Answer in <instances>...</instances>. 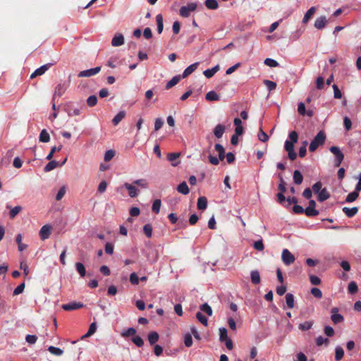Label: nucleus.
<instances>
[{
	"label": "nucleus",
	"mask_w": 361,
	"mask_h": 361,
	"mask_svg": "<svg viewBox=\"0 0 361 361\" xmlns=\"http://www.w3.org/2000/svg\"><path fill=\"white\" fill-rule=\"evenodd\" d=\"M326 138V136L324 131H319L310 142L309 150L312 152H314L318 148V147L322 145L324 143Z\"/></svg>",
	"instance_id": "1"
},
{
	"label": "nucleus",
	"mask_w": 361,
	"mask_h": 361,
	"mask_svg": "<svg viewBox=\"0 0 361 361\" xmlns=\"http://www.w3.org/2000/svg\"><path fill=\"white\" fill-rule=\"evenodd\" d=\"M197 4L196 2H190L186 6H183L179 9V14L183 18H188L192 12L196 11Z\"/></svg>",
	"instance_id": "2"
},
{
	"label": "nucleus",
	"mask_w": 361,
	"mask_h": 361,
	"mask_svg": "<svg viewBox=\"0 0 361 361\" xmlns=\"http://www.w3.org/2000/svg\"><path fill=\"white\" fill-rule=\"evenodd\" d=\"M330 152L335 155L334 166L338 167L344 159V154L338 147L332 146L329 148Z\"/></svg>",
	"instance_id": "3"
},
{
	"label": "nucleus",
	"mask_w": 361,
	"mask_h": 361,
	"mask_svg": "<svg viewBox=\"0 0 361 361\" xmlns=\"http://www.w3.org/2000/svg\"><path fill=\"white\" fill-rule=\"evenodd\" d=\"M288 137L290 140L285 142L284 148L286 152L294 149V143L298 142V135L296 131H292L290 133Z\"/></svg>",
	"instance_id": "4"
},
{
	"label": "nucleus",
	"mask_w": 361,
	"mask_h": 361,
	"mask_svg": "<svg viewBox=\"0 0 361 361\" xmlns=\"http://www.w3.org/2000/svg\"><path fill=\"white\" fill-rule=\"evenodd\" d=\"M281 259L285 265L289 266L295 262V258L288 249H283L281 253Z\"/></svg>",
	"instance_id": "5"
},
{
	"label": "nucleus",
	"mask_w": 361,
	"mask_h": 361,
	"mask_svg": "<svg viewBox=\"0 0 361 361\" xmlns=\"http://www.w3.org/2000/svg\"><path fill=\"white\" fill-rule=\"evenodd\" d=\"M101 71L100 66L82 71L78 73L80 78H87L97 74Z\"/></svg>",
	"instance_id": "6"
},
{
	"label": "nucleus",
	"mask_w": 361,
	"mask_h": 361,
	"mask_svg": "<svg viewBox=\"0 0 361 361\" xmlns=\"http://www.w3.org/2000/svg\"><path fill=\"white\" fill-rule=\"evenodd\" d=\"M51 226L49 224L43 226L39 230V237L42 240L48 239L51 235Z\"/></svg>",
	"instance_id": "7"
},
{
	"label": "nucleus",
	"mask_w": 361,
	"mask_h": 361,
	"mask_svg": "<svg viewBox=\"0 0 361 361\" xmlns=\"http://www.w3.org/2000/svg\"><path fill=\"white\" fill-rule=\"evenodd\" d=\"M331 319L332 322L335 324H339L343 322L344 317L343 315L338 313V309L337 307H334L331 309Z\"/></svg>",
	"instance_id": "8"
},
{
	"label": "nucleus",
	"mask_w": 361,
	"mask_h": 361,
	"mask_svg": "<svg viewBox=\"0 0 361 361\" xmlns=\"http://www.w3.org/2000/svg\"><path fill=\"white\" fill-rule=\"evenodd\" d=\"M84 305L75 301L62 305V308L66 311H72L82 307Z\"/></svg>",
	"instance_id": "9"
},
{
	"label": "nucleus",
	"mask_w": 361,
	"mask_h": 361,
	"mask_svg": "<svg viewBox=\"0 0 361 361\" xmlns=\"http://www.w3.org/2000/svg\"><path fill=\"white\" fill-rule=\"evenodd\" d=\"M123 187L128 190V195L132 197H136L138 195V190L137 188L134 185V184H130L128 183H125L123 184Z\"/></svg>",
	"instance_id": "10"
},
{
	"label": "nucleus",
	"mask_w": 361,
	"mask_h": 361,
	"mask_svg": "<svg viewBox=\"0 0 361 361\" xmlns=\"http://www.w3.org/2000/svg\"><path fill=\"white\" fill-rule=\"evenodd\" d=\"M327 22L326 16H322L316 19L314 26L318 30H322L326 27Z\"/></svg>",
	"instance_id": "11"
},
{
	"label": "nucleus",
	"mask_w": 361,
	"mask_h": 361,
	"mask_svg": "<svg viewBox=\"0 0 361 361\" xmlns=\"http://www.w3.org/2000/svg\"><path fill=\"white\" fill-rule=\"evenodd\" d=\"M51 63H47L40 66L36 69L34 73H32L30 78H33L36 76L43 75L51 67Z\"/></svg>",
	"instance_id": "12"
},
{
	"label": "nucleus",
	"mask_w": 361,
	"mask_h": 361,
	"mask_svg": "<svg viewBox=\"0 0 361 361\" xmlns=\"http://www.w3.org/2000/svg\"><path fill=\"white\" fill-rule=\"evenodd\" d=\"M199 63L196 62L191 65H190L188 67H187L183 74L180 75L182 78H185L188 76H189L190 74H192L198 67Z\"/></svg>",
	"instance_id": "13"
},
{
	"label": "nucleus",
	"mask_w": 361,
	"mask_h": 361,
	"mask_svg": "<svg viewBox=\"0 0 361 361\" xmlns=\"http://www.w3.org/2000/svg\"><path fill=\"white\" fill-rule=\"evenodd\" d=\"M124 44V37L122 34H117L116 35L112 40H111V45L113 47H119Z\"/></svg>",
	"instance_id": "14"
},
{
	"label": "nucleus",
	"mask_w": 361,
	"mask_h": 361,
	"mask_svg": "<svg viewBox=\"0 0 361 361\" xmlns=\"http://www.w3.org/2000/svg\"><path fill=\"white\" fill-rule=\"evenodd\" d=\"M66 90V87L64 84H59L55 88L53 100H54L55 97H61L64 94Z\"/></svg>",
	"instance_id": "15"
},
{
	"label": "nucleus",
	"mask_w": 361,
	"mask_h": 361,
	"mask_svg": "<svg viewBox=\"0 0 361 361\" xmlns=\"http://www.w3.org/2000/svg\"><path fill=\"white\" fill-rule=\"evenodd\" d=\"M342 211L348 217L351 218L357 213L358 208L357 207L352 208L345 207L342 209Z\"/></svg>",
	"instance_id": "16"
},
{
	"label": "nucleus",
	"mask_w": 361,
	"mask_h": 361,
	"mask_svg": "<svg viewBox=\"0 0 361 361\" xmlns=\"http://www.w3.org/2000/svg\"><path fill=\"white\" fill-rule=\"evenodd\" d=\"M225 131V126L222 124H218L214 129V134L216 137L221 138Z\"/></svg>",
	"instance_id": "17"
},
{
	"label": "nucleus",
	"mask_w": 361,
	"mask_h": 361,
	"mask_svg": "<svg viewBox=\"0 0 361 361\" xmlns=\"http://www.w3.org/2000/svg\"><path fill=\"white\" fill-rule=\"evenodd\" d=\"M177 191L183 195H188L190 192L189 188L186 182L183 181L180 183L177 187Z\"/></svg>",
	"instance_id": "18"
},
{
	"label": "nucleus",
	"mask_w": 361,
	"mask_h": 361,
	"mask_svg": "<svg viewBox=\"0 0 361 361\" xmlns=\"http://www.w3.org/2000/svg\"><path fill=\"white\" fill-rule=\"evenodd\" d=\"M219 66L216 65L212 68L205 70L203 72V74L207 78H211L217 71H219Z\"/></svg>",
	"instance_id": "19"
},
{
	"label": "nucleus",
	"mask_w": 361,
	"mask_h": 361,
	"mask_svg": "<svg viewBox=\"0 0 361 361\" xmlns=\"http://www.w3.org/2000/svg\"><path fill=\"white\" fill-rule=\"evenodd\" d=\"M329 192H328L327 189L324 188L318 193V201L322 202L329 199Z\"/></svg>",
	"instance_id": "20"
},
{
	"label": "nucleus",
	"mask_w": 361,
	"mask_h": 361,
	"mask_svg": "<svg viewBox=\"0 0 361 361\" xmlns=\"http://www.w3.org/2000/svg\"><path fill=\"white\" fill-rule=\"evenodd\" d=\"M197 208L200 210H204L207 207V200L205 197H200L197 200Z\"/></svg>",
	"instance_id": "21"
},
{
	"label": "nucleus",
	"mask_w": 361,
	"mask_h": 361,
	"mask_svg": "<svg viewBox=\"0 0 361 361\" xmlns=\"http://www.w3.org/2000/svg\"><path fill=\"white\" fill-rule=\"evenodd\" d=\"M251 281L253 284H259L260 283V275L257 270H253L250 273Z\"/></svg>",
	"instance_id": "22"
},
{
	"label": "nucleus",
	"mask_w": 361,
	"mask_h": 361,
	"mask_svg": "<svg viewBox=\"0 0 361 361\" xmlns=\"http://www.w3.org/2000/svg\"><path fill=\"white\" fill-rule=\"evenodd\" d=\"M316 8L314 6L309 8L303 17L302 23L305 24L307 23L312 18V16L314 14Z\"/></svg>",
	"instance_id": "23"
},
{
	"label": "nucleus",
	"mask_w": 361,
	"mask_h": 361,
	"mask_svg": "<svg viewBox=\"0 0 361 361\" xmlns=\"http://www.w3.org/2000/svg\"><path fill=\"white\" fill-rule=\"evenodd\" d=\"M159 336L157 332L152 331L148 334L147 339L150 345L155 344L159 340Z\"/></svg>",
	"instance_id": "24"
},
{
	"label": "nucleus",
	"mask_w": 361,
	"mask_h": 361,
	"mask_svg": "<svg viewBox=\"0 0 361 361\" xmlns=\"http://www.w3.org/2000/svg\"><path fill=\"white\" fill-rule=\"evenodd\" d=\"M39 140L41 142H48L50 140V135L46 129H43L39 134Z\"/></svg>",
	"instance_id": "25"
},
{
	"label": "nucleus",
	"mask_w": 361,
	"mask_h": 361,
	"mask_svg": "<svg viewBox=\"0 0 361 361\" xmlns=\"http://www.w3.org/2000/svg\"><path fill=\"white\" fill-rule=\"evenodd\" d=\"M156 22L157 25V32L159 34H161L164 29L163 16L161 14L157 15Z\"/></svg>",
	"instance_id": "26"
},
{
	"label": "nucleus",
	"mask_w": 361,
	"mask_h": 361,
	"mask_svg": "<svg viewBox=\"0 0 361 361\" xmlns=\"http://www.w3.org/2000/svg\"><path fill=\"white\" fill-rule=\"evenodd\" d=\"M126 116L124 111H119L113 118L112 123L114 126H117Z\"/></svg>",
	"instance_id": "27"
},
{
	"label": "nucleus",
	"mask_w": 361,
	"mask_h": 361,
	"mask_svg": "<svg viewBox=\"0 0 361 361\" xmlns=\"http://www.w3.org/2000/svg\"><path fill=\"white\" fill-rule=\"evenodd\" d=\"M181 76L180 75H176L174 77L172 78V79H171L166 85V90H169L170 88H171L172 87H173L174 85H176L179 81L181 79Z\"/></svg>",
	"instance_id": "28"
},
{
	"label": "nucleus",
	"mask_w": 361,
	"mask_h": 361,
	"mask_svg": "<svg viewBox=\"0 0 361 361\" xmlns=\"http://www.w3.org/2000/svg\"><path fill=\"white\" fill-rule=\"evenodd\" d=\"M135 334H136L135 329H134L133 327H130V328L123 330L121 333V336L123 338H128L129 336H134Z\"/></svg>",
	"instance_id": "29"
},
{
	"label": "nucleus",
	"mask_w": 361,
	"mask_h": 361,
	"mask_svg": "<svg viewBox=\"0 0 361 361\" xmlns=\"http://www.w3.org/2000/svg\"><path fill=\"white\" fill-rule=\"evenodd\" d=\"M205 6L208 9L216 10L219 7V4L216 0H205Z\"/></svg>",
	"instance_id": "30"
},
{
	"label": "nucleus",
	"mask_w": 361,
	"mask_h": 361,
	"mask_svg": "<svg viewBox=\"0 0 361 361\" xmlns=\"http://www.w3.org/2000/svg\"><path fill=\"white\" fill-rule=\"evenodd\" d=\"M75 269L81 277H84L86 275V269L82 263L76 262Z\"/></svg>",
	"instance_id": "31"
},
{
	"label": "nucleus",
	"mask_w": 361,
	"mask_h": 361,
	"mask_svg": "<svg viewBox=\"0 0 361 361\" xmlns=\"http://www.w3.org/2000/svg\"><path fill=\"white\" fill-rule=\"evenodd\" d=\"M133 184L136 185L144 189H147L149 186L148 181L145 178L135 180Z\"/></svg>",
	"instance_id": "32"
},
{
	"label": "nucleus",
	"mask_w": 361,
	"mask_h": 361,
	"mask_svg": "<svg viewBox=\"0 0 361 361\" xmlns=\"http://www.w3.org/2000/svg\"><path fill=\"white\" fill-rule=\"evenodd\" d=\"M344 355V350L342 347L338 345L335 348V360L336 361H340Z\"/></svg>",
	"instance_id": "33"
},
{
	"label": "nucleus",
	"mask_w": 361,
	"mask_h": 361,
	"mask_svg": "<svg viewBox=\"0 0 361 361\" xmlns=\"http://www.w3.org/2000/svg\"><path fill=\"white\" fill-rule=\"evenodd\" d=\"M57 166H59V162L54 160L51 161V159L50 161L44 166V171L45 172H49Z\"/></svg>",
	"instance_id": "34"
},
{
	"label": "nucleus",
	"mask_w": 361,
	"mask_h": 361,
	"mask_svg": "<svg viewBox=\"0 0 361 361\" xmlns=\"http://www.w3.org/2000/svg\"><path fill=\"white\" fill-rule=\"evenodd\" d=\"M293 180L294 183L297 185H300L302 183L303 177L302 173L298 170H295L293 172Z\"/></svg>",
	"instance_id": "35"
},
{
	"label": "nucleus",
	"mask_w": 361,
	"mask_h": 361,
	"mask_svg": "<svg viewBox=\"0 0 361 361\" xmlns=\"http://www.w3.org/2000/svg\"><path fill=\"white\" fill-rule=\"evenodd\" d=\"M214 147L215 150L219 154V159L221 161L224 160L225 157V149L224 147L221 144H216Z\"/></svg>",
	"instance_id": "36"
},
{
	"label": "nucleus",
	"mask_w": 361,
	"mask_h": 361,
	"mask_svg": "<svg viewBox=\"0 0 361 361\" xmlns=\"http://www.w3.org/2000/svg\"><path fill=\"white\" fill-rule=\"evenodd\" d=\"M286 302L288 308L292 309L294 307V296L292 293L286 295Z\"/></svg>",
	"instance_id": "37"
},
{
	"label": "nucleus",
	"mask_w": 361,
	"mask_h": 361,
	"mask_svg": "<svg viewBox=\"0 0 361 361\" xmlns=\"http://www.w3.org/2000/svg\"><path fill=\"white\" fill-rule=\"evenodd\" d=\"M304 212L305 213V214L309 216V217H312V216H316L319 214V211L317 210L316 209L314 208H311V207H307Z\"/></svg>",
	"instance_id": "38"
},
{
	"label": "nucleus",
	"mask_w": 361,
	"mask_h": 361,
	"mask_svg": "<svg viewBox=\"0 0 361 361\" xmlns=\"http://www.w3.org/2000/svg\"><path fill=\"white\" fill-rule=\"evenodd\" d=\"M205 97L208 101H217L219 99V96L214 91L207 92Z\"/></svg>",
	"instance_id": "39"
},
{
	"label": "nucleus",
	"mask_w": 361,
	"mask_h": 361,
	"mask_svg": "<svg viewBox=\"0 0 361 361\" xmlns=\"http://www.w3.org/2000/svg\"><path fill=\"white\" fill-rule=\"evenodd\" d=\"M48 350L51 354L57 355V356H61L63 353L62 349L57 348V347L52 346V345H51L48 348Z\"/></svg>",
	"instance_id": "40"
},
{
	"label": "nucleus",
	"mask_w": 361,
	"mask_h": 361,
	"mask_svg": "<svg viewBox=\"0 0 361 361\" xmlns=\"http://www.w3.org/2000/svg\"><path fill=\"white\" fill-rule=\"evenodd\" d=\"M161 204V200H159V199L155 200L152 204V212H154L155 214H158L160 211Z\"/></svg>",
	"instance_id": "41"
},
{
	"label": "nucleus",
	"mask_w": 361,
	"mask_h": 361,
	"mask_svg": "<svg viewBox=\"0 0 361 361\" xmlns=\"http://www.w3.org/2000/svg\"><path fill=\"white\" fill-rule=\"evenodd\" d=\"M359 196V193L357 191H353L348 195L345 199V202L350 203L354 202Z\"/></svg>",
	"instance_id": "42"
},
{
	"label": "nucleus",
	"mask_w": 361,
	"mask_h": 361,
	"mask_svg": "<svg viewBox=\"0 0 361 361\" xmlns=\"http://www.w3.org/2000/svg\"><path fill=\"white\" fill-rule=\"evenodd\" d=\"M229 338L227 335V330L226 328L222 327L219 329V340L221 342H224L225 340Z\"/></svg>",
	"instance_id": "43"
},
{
	"label": "nucleus",
	"mask_w": 361,
	"mask_h": 361,
	"mask_svg": "<svg viewBox=\"0 0 361 361\" xmlns=\"http://www.w3.org/2000/svg\"><path fill=\"white\" fill-rule=\"evenodd\" d=\"M62 149V145H59V147H56V146H54L51 147V151L49 153V154L47 156L46 159L47 160H51L52 158H53V156H54V154L56 152H59L61 151Z\"/></svg>",
	"instance_id": "44"
},
{
	"label": "nucleus",
	"mask_w": 361,
	"mask_h": 361,
	"mask_svg": "<svg viewBox=\"0 0 361 361\" xmlns=\"http://www.w3.org/2000/svg\"><path fill=\"white\" fill-rule=\"evenodd\" d=\"M196 318L204 326H207L208 325V322L207 317L200 312H197Z\"/></svg>",
	"instance_id": "45"
},
{
	"label": "nucleus",
	"mask_w": 361,
	"mask_h": 361,
	"mask_svg": "<svg viewBox=\"0 0 361 361\" xmlns=\"http://www.w3.org/2000/svg\"><path fill=\"white\" fill-rule=\"evenodd\" d=\"M313 322L311 321H307L304 323L300 324L299 329L302 331H307L312 328Z\"/></svg>",
	"instance_id": "46"
},
{
	"label": "nucleus",
	"mask_w": 361,
	"mask_h": 361,
	"mask_svg": "<svg viewBox=\"0 0 361 361\" xmlns=\"http://www.w3.org/2000/svg\"><path fill=\"white\" fill-rule=\"evenodd\" d=\"M201 311L205 312L208 316L212 315V307L207 304L204 303L200 306Z\"/></svg>",
	"instance_id": "47"
},
{
	"label": "nucleus",
	"mask_w": 361,
	"mask_h": 361,
	"mask_svg": "<svg viewBox=\"0 0 361 361\" xmlns=\"http://www.w3.org/2000/svg\"><path fill=\"white\" fill-rule=\"evenodd\" d=\"M263 82L266 85L269 92L274 90L276 87V83L275 82L269 80H264Z\"/></svg>",
	"instance_id": "48"
},
{
	"label": "nucleus",
	"mask_w": 361,
	"mask_h": 361,
	"mask_svg": "<svg viewBox=\"0 0 361 361\" xmlns=\"http://www.w3.org/2000/svg\"><path fill=\"white\" fill-rule=\"evenodd\" d=\"M264 63L267 66H269L271 68L277 67L279 66V63L276 60L271 59V58H267L264 60Z\"/></svg>",
	"instance_id": "49"
},
{
	"label": "nucleus",
	"mask_w": 361,
	"mask_h": 361,
	"mask_svg": "<svg viewBox=\"0 0 361 361\" xmlns=\"http://www.w3.org/2000/svg\"><path fill=\"white\" fill-rule=\"evenodd\" d=\"M132 342L137 347H142L144 345L143 339L139 336H135L133 337Z\"/></svg>",
	"instance_id": "50"
},
{
	"label": "nucleus",
	"mask_w": 361,
	"mask_h": 361,
	"mask_svg": "<svg viewBox=\"0 0 361 361\" xmlns=\"http://www.w3.org/2000/svg\"><path fill=\"white\" fill-rule=\"evenodd\" d=\"M22 210V207L20 206H16L13 209H11L9 216L11 219H13Z\"/></svg>",
	"instance_id": "51"
},
{
	"label": "nucleus",
	"mask_w": 361,
	"mask_h": 361,
	"mask_svg": "<svg viewBox=\"0 0 361 361\" xmlns=\"http://www.w3.org/2000/svg\"><path fill=\"white\" fill-rule=\"evenodd\" d=\"M66 192V187L65 185H63L58 191L56 196V200L57 201L61 200L63 197Z\"/></svg>",
	"instance_id": "52"
},
{
	"label": "nucleus",
	"mask_w": 361,
	"mask_h": 361,
	"mask_svg": "<svg viewBox=\"0 0 361 361\" xmlns=\"http://www.w3.org/2000/svg\"><path fill=\"white\" fill-rule=\"evenodd\" d=\"M348 292L350 293V294H354L357 291V283L355 282V281H351L348 284Z\"/></svg>",
	"instance_id": "53"
},
{
	"label": "nucleus",
	"mask_w": 361,
	"mask_h": 361,
	"mask_svg": "<svg viewBox=\"0 0 361 361\" xmlns=\"http://www.w3.org/2000/svg\"><path fill=\"white\" fill-rule=\"evenodd\" d=\"M253 247L258 251H262L264 249V245L262 239H259L254 243Z\"/></svg>",
	"instance_id": "54"
},
{
	"label": "nucleus",
	"mask_w": 361,
	"mask_h": 361,
	"mask_svg": "<svg viewBox=\"0 0 361 361\" xmlns=\"http://www.w3.org/2000/svg\"><path fill=\"white\" fill-rule=\"evenodd\" d=\"M115 156V151L113 149L107 150L104 154V161H109Z\"/></svg>",
	"instance_id": "55"
},
{
	"label": "nucleus",
	"mask_w": 361,
	"mask_h": 361,
	"mask_svg": "<svg viewBox=\"0 0 361 361\" xmlns=\"http://www.w3.org/2000/svg\"><path fill=\"white\" fill-rule=\"evenodd\" d=\"M143 231L147 237L150 238L152 235V227L151 224H147L143 227Z\"/></svg>",
	"instance_id": "56"
},
{
	"label": "nucleus",
	"mask_w": 361,
	"mask_h": 361,
	"mask_svg": "<svg viewBox=\"0 0 361 361\" xmlns=\"http://www.w3.org/2000/svg\"><path fill=\"white\" fill-rule=\"evenodd\" d=\"M97 103V97L95 95L90 96L87 99V104L89 106H94Z\"/></svg>",
	"instance_id": "57"
},
{
	"label": "nucleus",
	"mask_w": 361,
	"mask_h": 361,
	"mask_svg": "<svg viewBox=\"0 0 361 361\" xmlns=\"http://www.w3.org/2000/svg\"><path fill=\"white\" fill-rule=\"evenodd\" d=\"M258 138L260 141L265 142L268 140L269 136L266 133L263 131L262 128H260L258 133Z\"/></svg>",
	"instance_id": "58"
},
{
	"label": "nucleus",
	"mask_w": 361,
	"mask_h": 361,
	"mask_svg": "<svg viewBox=\"0 0 361 361\" xmlns=\"http://www.w3.org/2000/svg\"><path fill=\"white\" fill-rule=\"evenodd\" d=\"M25 289V283H21L19 284L13 290V295H18L23 292Z\"/></svg>",
	"instance_id": "59"
},
{
	"label": "nucleus",
	"mask_w": 361,
	"mask_h": 361,
	"mask_svg": "<svg viewBox=\"0 0 361 361\" xmlns=\"http://www.w3.org/2000/svg\"><path fill=\"white\" fill-rule=\"evenodd\" d=\"M307 145V141L303 142L302 146H301L300 147V149H299V153H298L299 157H304L306 155Z\"/></svg>",
	"instance_id": "60"
},
{
	"label": "nucleus",
	"mask_w": 361,
	"mask_h": 361,
	"mask_svg": "<svg viewBox=\"0 0 361 361\" xmlns=\"http://www.w3.org/2000/svg\"><path fill=\"white\" fill-rule=\"evenodd\" d=\"M184 343L186 347H190L192 345V336L190 334H186L184 336Z\"/></svg>",
	"instance_id": "61"
},
{
	"label": "nucleus",
	"mask_w": 361,
	"mask_h": 361,
	"mask_svg": "<svg viewBox=\"0 0 361 361\" xmlns=\"http://www.w3.org/2000/svg\"><path fill=\"white\" fill-rule=\"evenodd\" d=\"M311 293L318 299H320L322 298V292L321 290L318 288H312L311 289Z\"/></svg>",
	"instance_id": "62"
},
{
	"label": "nucleus",
	"mask_w": 361,
	"mask_h": 361,
	"mask_svg": "<svg viewBox=\"0 0 361 361\" xmlns=\"http://www.w3.org/2000/svg\"><path fill=\"white\" fill-rule=\"evenodd\" d=\"M334 96L336 99H341L342 97V93L336 85H333Z\"/></svg>",
	"instance_id": "63"
},
{
	"label": "nucleus",
	"mask_w": 361,
	"mask_h": 361,
	"mask_svg": "<svg viewBox=\"0 0 361 361\" xmlns=\"http://www.w3.org/2000/svg\"><path fill=\"white\" fill-rule=\"evenodd\" d=\"M298 111L300 115L305 116L306 114V108L303 102H300L298 105Z\"/></svg>",
	"instance_id": "64"
}]
</instances>
